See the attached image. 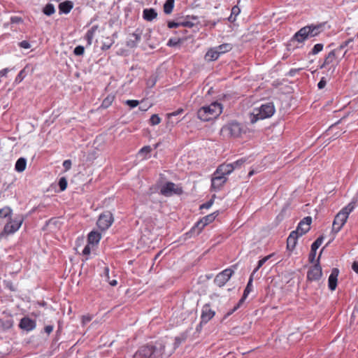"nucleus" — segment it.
Instances as JSON below:
<instances>
[{
	"instance_id": "c756f323",
	"label": "nucleus",
	"mask_w": 358,
	"mask_h": 358,
	"mask_svg": "<svg viewBox=\"0 0 358 358\" xmlns=\"http://www.w3.org/2000/svg\"><path fill=\"white\" fill-rule=\"evenodd\" d=\"M233 48V45L231 43H223L215 47L220 55L231 51Z\"/></svg>"
},
{
	"instance_id": "09e8293b",
	"label": "nucleus",
	"mask_w": 358,
	"mask_h": 358,
	"mask_svg": "<svg viewBox=\"0 0 358 358\" xmlns=\"http://www.w3.org/2000/svg\"><path fill=\"white\" fill-rule=\"evenodd\" d=\"M180 43V39L179 38H170L168 41L167 45L169 47H174Z\"/></svg>"
},
{
	"instance_id": "4be33fe9",
	"label": "nucleus",
	"mask_w": 358,
	"mask_h": 358,
	"mask_svg": "<svg viewBox=\"0 0 358 358\" xmlns=\"http://www.w3.org/2000/svg\"><path fill=\"white\" fill-rule=\"evenodd\" d=\"M300 236L296 234V231H292L287 239V250L292 251L294 249L297 240Z\"/></svg>"
},
{
	"instance_id": "393cba45",
	"label": "nucleus",
	"mask_w": 358,
	"mask_h": 358,
	"mask_svg": "<svg viewBox=\"0 0 358 358\" xmlns=\"http://www.w3.org/2000/svg\"><path fill=\"white\" fill-rule=\"evenodd\" d=\"M101 238V235L99 232L92 231H91L87 236V243L88 244L95 245L98 244Z\"/></svg>"
},
{
	"instance_id": "338daca9",
	"label": "nucleus",
	"mask_w": 358,
	"mask_h": 358,
	"mask_svg": "<svg viewBox=\"0 0 358 358\" xmlns=\"http://www.w3.org/2000/svg\"><path fill=\"white\" fill-rule=\"evenodd\" d=\"M11 69H8V68H5L2 70L0 71V78L1 77H6L7 76V73L10 71Z\"/></svg>"
},
{
	"instance_id": "6e6d98bb",
	"label": "nucleus",
	"mask_w": 358,
	"mask_h": 358,
	"mask_svg": "<svg viewBox=\"0 0 358 358\" xmlns=\"http://www.w3.org/2000/svg\"><path fill=\"white\" fill-rule=\"evenodd\" d=\"M213 202H214L213 199H210L209 201H208L205 203H203L202 205H201L200 209H203V208L208 209V208H210L212 206Z\"/></svg>"
},
{
	"instance_id": "f3484780",
	"label": "nucleus",
	"mask_w": 358,
	"mask_h": 358,
	"mask_svg": "<svg viewBox=\"0 0 358 358\" xmlns=\"http://www.w3.org/2000/svg\"><path fill=\"white\" fill-rule=\"evenodd\" d=\"M227 177L222 176L220 174L217 175L216 172H215L211 180V187L215 190H219L227 182Z\"/></svg>"
},
{
	"instance_id": "0e129e2a",
	"label": "nucleus",
	"mask_w": 358,
	"mask_h": 358,
	"mask_svg": "<svg viewBox=\"0 0 358 358\" xmlns=\"http://www.w3.org/2000/svg\"><path fill=\"white\" fill-rule=\"evenodd\" d=\"M242 303H239V302L231 310L227 313V317L233 314L236 310L239 308V307L241 306Z\"/></svg>"
},
{
	"instance_id": "69168bd1",
	"label": "nucleus",
	"mask_w": 358,
	"mask_h": 358,
	"mask_svg": "<svg viewBox=\"0 0 358 358\" xmlns=\"http://www.w3.org/2000/svg\"><path fill=\"white\" fill-rule=\"evenodd\" d=\"M53 325H47L44 327V331L48 334H50L53 331Z\"/></svg>"
},
{
	"instance_id": "f03ea898",
	"label": "nucleus",
	"mask_w": 358,
	"mask_h": 358,
	"mask_svg": "<svg viewBox=\"0 0 358 358\" xmlns=\"http://www.w3.org/2000/svg\"><path fill=\"white\" fill-rule=\"evenodd\" d=\"M167 344V341L161 340L155 345H143L134 354L133 358H163L162 350Z\"/></svg>"
},
{
	"instance_id": "a211bd4d",
	"label": "nucleus",
	"mask_w": 358,
	"mask_h": 358,
	"mask_svg": "<svg viewBox=\"0 0 358 358\" xmlns=\"http://www.w3.org/2000/svg\"><path fill=\"white\" fill-rule=\"evenodd\" d=\"M187 336L185 334H181L180 336H177L175 338V342L173 343V346L171 347L169 350H166V347L162 350L163 356H170L173 351L179 347V345L186 340Z\"/></svg>"
},
{
	"instance_id": "4c0bfd02",
	"label": "nucleus",
	"mask_w": 358,
	"mask_h": 358,
	"mask_svg": "<svg viewBox=\"0 0 358 358\" xmlns=\"http://www.w3.org/2000/svg\"><path fill=\"white\" fill-rule=\"evenodd\" d=\"M352 38H349L348 40L345 41V42H343L342 44L340 45V46L338 48H337L336 49H334V50H336V53H337V55H340V53L341 52V51L345 48L347 47L350 43L352 42Z\"/></svg>"
},
{
	"instance_id": "7c9ffc66",
	"label": "nucleus",
	"mask_w": 358,
	"mask_h": 358,
	"mask_svg": "<svg viewBox=\"0 0 358 358\" xmlns=\"http://www.w3.org/2000/svg\"><path fill=\"white\" fill-rule=\"evenodd\" d=\"M175 0H166L164 4V12L166 14L172 13L174 7Z\"/></svg>"
},
{
	"instance_id": "bf43d9fd",
	"label": "nucleus",
	"mask_w": 358,
	"mask_h": 358,
	"mask_svg": "<svg viewBox=\"0 0 358 358\" xmlns=\"http://www.w3.org/2000/svg\"><path fill=\"white\" fill-rule=\"evenodd\" d=\"M254 274L251 273L248 284L246 285L245 289L252 290V281H253Z\"/></svg>"
},
{
	"instance_id": "f704fd0d",
	"label": "nucleus",
	"mask_w": 358,
	"mask_h": 358,
	"mask_svg": "<svg viewBox=\"0 0 358 358\" xmlns=\"http://www.w3.org/2000/svg\"><path fill=\"white\" fill-rule=\"evenodd\" d=\"M355 208V203L351 202L347 206L343 208L339 213H343L344 215H347V218L348 217L349 214L354 210Z\"/></svg>"
},
{
	"instance_id": "5fc2aeb1",
	"label": "nucleus",
	"mask_w": 358,
	"mask_h": 358,
	"mask_svg": "<svg viewBox=\"0 0 358 358\" xmlns=\"http://www.w3.org/2000/svg\"><path fill=\"white\" fill-rule=\"evenodd\" d=\"M251 292V290L245 289H244L243 294L241 297V299L239 300V303H243L245 301L246 298L248 297V294Z\"/></svg>"
},
{
	"instance_id": "3c124183",
	"label": "nucleus",
	"mask_w": 358,
	"mask_h": 358,
	"mask_svg": "<svg viewBox=\"0 0 358 358\" xmlns=\"http://www.w3.org/2000/svg\"><path fill=\"white\" fill-rule=\"evenodd\" d=\"M183 111H184V110L182 108H178L177 110L173 111V112L170 113H168L166 115H167V117L169 119H170L172 117H175V116H177V115L182 113Z\"/></svg>"
},
{
	"instance_id": "aec40b11",
	"label": "nucleus",
	"mask_w": 358,
	"mask_h": 358,
	"mask_svg": "<svg viewBox=\"0 0 358 358\" xmlns=\"http://www.w3.org/2000/svg\"><path fill=\"white\" fill-rule=\"evenodd\" d=\"M338 273L339 270L337 268H334L329 277L328 286L331 291L335 290L336 288Z\"/></svg>"
},
{
	"instance_id": "13d9d810",
	"label": "nucleus",
	"mask_w": 358,
	"mask_h": 358,
	"mask_svg": "<svg viewBox=\"0 0 358 358\" xmlns=\"http://www.w3.org/2000/svg\"><path fill=\"white\" fill-rule=\"evenodd\" d=\"M22 22V19L21 17L18 16H13L10 17V22L12 24H18Z\"/></svg>"
},
{
	"instance_id": "680f3d73",
	"label": "nucleus",
	"mask_w": 358,
	"mask_h": 358,
	"mask_svg": "<svg viewBox=\"0 0 358 358\" xmlns=\"http://www.w3.org/2000/svg\"><path fill=\"white\" fill-rule=\"evenodd\" d=\"M301 69H291L289 72L287 73L288 76L293 77L301 71Z\"/></svg>"
},
{
	"instance_id": "de8ad7c7",
	"label": "nucleus",
	"mask_w": 358,
	"mask_h": 358,
	"mask_svg": "<svg viewBox=\"0 0 358 358\" xmlns=\"http://www.w3.org/2000/svg\"><path fill=\"white\" fill-rule=\"evenodd\" d=\"M85 48L82 45H78L75 48L73 53L77 56H81L84 54Z\"/></svg>"
},
{
	"instance_id": "37998d69",
	"label": "nucleus",
	"mask_w": 358,
	"mask_h": 358,
	"mask_svg": "<svg viewBox=\"0 0 358 358\" xmlns=\"http://www.w3.org/2000/svg\"><path fill=\"white\" fill-rule=\"evenodd\" d=\"M60 191H64L67 187V180L65 177H62L59 180L58 182Z\"/></svg>"
},
{
	"instance_id": "72a5a7b5",
	"label": "nucleus",
	"mask_w": 358,
	"mask_h": 358,
	"mask_svg": "<svg viewBox=\"0 0 358 358\" xmlns=\"http://www.w3.org/2000/svg\"><path fill=\"white\" fill-rule=\"evenodd\" d=\"M114 100V96L108 95L107 97H106L101 105V108H108L113 103Z\"/></svg>"
},
{
	"instance_id": "2f4dec72",
	"label": "nucleus",
	"mask_w": 358,
	"mask_h": 358,
	"mask_svg": "<svg viewBox=\"0 0 358 358\" xmlns=\"http://www.w3.org/2000/svg\"><path fill=\"white\" fill-rule=\"evenodd\" d=\"M273 255V254H271L269 255H267L266 257H264V258H262V259L259 260L258 263H257V267L253 270L252 271V274L255 275V273L256 272H257V271L266 263V261H268L272 256Z\"/></svg>"
},
{
	"instance_id": "39448f33",
	"label": "nucleus",
	"mask_w": 358,
	"mask_h": 358,
	"mask_svg": "<svg viewBox=\"0 0 358 358\" xmlns=\"http://www.w3.org/2000/svg\"><path fill=\"white\" fill-rule=\"evenodd\" d=\"M244 132L241 124L234 120L224 124L221 129V133L229 138H238Z\"/></svg>"
},
{
	"instance_id": "7ed1b4c3",
	"label": "nucleus",
	"mask_w": 358,
	"mask_h": 358,
	"mask_svg": "<svg viewBox=\"0 0 358 358\" xmlns=\"http://www.w3.org/2000/svg\"><path fill=\"white\" fill-rule=\"evenodd\" d=\"M327 22L311 24L301 28L292 36L291 41L303 43L308 38L315 37L324 30Z\"/></svg>"
},
{
	"instance_id": "1a4fd4ad",
	"label": "nucleus",
	"mask_w": 358,
	"mask_h": 358,
	"mask_svg": "<svg viewBox=\"0 0 358 358\" xmlns=\"http://www.w3.org/2000/svg\"><path fill=\"white\" fill-rule=\"evenodd\" d=\"M234 271L230 268H226L219 273L214 279V283L218 287L224 286L231 278Z\"/></svg>"
},
{
	"instance_id": "ea45409f",
	"label": "nucleus",
	"mask_w": 358,
	"mask_h": 358,
	"mask_svg": "<svg viewBox=\"0 0 358 358\" xmlns=\"http://www.w3.org/2000/svg\"><path fill=\"white\" fill-rule=\"evenodd\" d=\"M3 285H4L5 288L9 289L11 292H15L16 291V287L14 286V285L12 282V281L8 280H4L3 281Z\"/></svg>"
},
{
	"instance_id": "ddd939ff",
	"label": "nucleus",
	"mask_w": 358,
	"mask_h": 358,
	"mask_svg": "<svg viewBox=\"0 0 358 358\" xmlns=\"http://www.w3.org/2000/svg\"><path fill=\"white\" fill-rule=\"evenodd\" d=\"M215 314V313L210 308V304H205L202 307L199 327L202 326L203 324L208 323L214 317Z\"/></svg>"
},
{
	"instance_id": "473e14b6",
	"label": "nucleus",
	"mask_w": 358,
	"mask_h": 358,
	"mask_svg": "<svg viewBox=\"0 0 358 358\" xmlns=\"http://www.w3.org/2000/svg\"><path fill=\"white\" fill-rule=\"evenodd\" d=\"M43 12L45 15L50 16L55 13V6L52 3H48L43 9Z\"/></svg>"
},
{
	"instance_id": "052dcab7",
	"label": "nucleus",
	"mask_w": 358,
	"mask_h": 358,
	"mask_svg": "<svg viewBox=\"0 0 358 358\" xmlns=\"http://www.w3.org/2000/svg\"><path fill=\"white\" fill-rule=\"evenodd\" d=\"M71 161L70 159L64 160L63 162V166L66 171H69L71 168Z\"/></svg>"
},
{
	"instance_id": "b1692460",
	"label": "nucleus",
	"mask_w": 358,
	"mask_h": 358,
	"mask_svg": "<svg viewBox=\"0 0 358 358\" xmlns=\"http://www.w3.org/2000/svg\"><path fill=\"white\" fill-rule=\"evenodd\" d=\"M220 56V55L217 49H215V47L210 48L205 55V59L208 62H213L217 60Z\"/></svg>"
},
{
	"instance_id": "9b49d317",
	"label": "nucleus",
	"mask_w": 358,
	"mask_h": 358,
	"mask_svg": "<svg viewBox=\"0 0 358 358\" xmlns=\"http://www.w3.org/2000/svg\"><path fill=\"white\" fill-rule=\"evenodd\" d=\"M160 193L165 196H171L173 194L180 195L182 193L181 187H176L172 182H167L160 189Z\"/></svg>"
},
{
	"instance_id": "4d7b16f0",
	"label": "nucleus",
	"mask_w": 358,
	"mask_h": 358,
	"mask_svg": "<svg viewBox=\"0 0 358 358\" xmlns=\"http://www.w3.org/2000/svg\"><path fill=\"white\" fill-rule=\"evenodd\" d=\"M18 45L24 49H29L31 48V45L27 41H22L18 43Z\"/></svg>"
},
{
	"instance_id": "0eeeda50",
	"label": "nucleus",
	"mask_w": 358,
	"mask_h": 358,
	"mask_svg": "<svg viewBox=\"0 0 358 358\" xmlns=\"http://www.w3.org/2000/svg\"><path fill=\"white\" fill-rule=\"evenodd\" d=\"M218 213L215 212L203 217L195 223L187 234L191 236L199 235L206 225L214 221Z\"/></svg>"
},
{
	"instance_id": "a19ab883",
	"label": "nucleus",
	"mask_w": 358,
	"mask_h": 358,
	"mask_svg": "<svg viewBox=\"0 0 358 358\" xmlns=\"http://www.w3.org/2000/svg\"><path fill=\"white\" fill-rule=\"evenodd\" d=\"M247 159H248L246 157H242V158L235 161L234 162L231 163V164L233 165V166H234V169H237V168H240L245 163Z\"/></svg>"
},
{
	"instance_id": "864d4df0",
	"label": "nucleus",
	"mask_w": 358,
	"mask_h": 358,
	"mask_svg": "<svg viewBox=\"0 0 358 358\" xmlns=\"http://www.w3.org/2000/svg\"><path fill=\"white\" fill-rule=\"evenodd\" d=\"M316 256V250L311 248L310 252L308 255V260L310 263H313L315 262Z\"/></svg>"
},
{
	"instance_id": "c9c22d12",
	"label": "nucleus",
	"mask_w": 358,
	"mask_h": 358,
	"mask_svg": "<svg viewBox=\"0 0 358 358\" xmlns=\"http://www.w3.org/2000/svg\"><path fill=\"white\" fill-rule=\"evenodd\" d=\"M27 66L22 69L15 78V83H20L27 76Z\"/></svg>"
},
{
	"instance_id": "a18cd8bd",
	"label": "nucleus",
	"mask_w": 358,
	"mask_h": 358,
	"mask_svg": "<svg viewBox=\"0 0 358 358\" xmlns=\"http://www.w3.org/2000/svg\"><path fill=\"white\" fill-rule=\"evenodd\" d=\"M113 44V41L109 38H107V41H105L102 43L101 50L105 51L108 50L112 45Z\"/></svg>"
},
{
	"instance_id": "f8f14e48",
	"label": "nucleus",
	"mask_w": 358,
	"mask_h": 358,
	"mask_svg": "<svg viewBox=\"0 0 358 358\" xmlns=\"http://www.w3.org/2000/svg\"><path fill=\"white\" fill-rule=\"evenodd\" d=\"M311 223L312 217L307 216L299 222L296 230L294 231H296V234L301 236L310 230Z\"/></svg>"
},
{
	"instance_id": "423d86ee",
	"label": "nucleus",
	"mask_w": 358,
	"mask_h": 358,
	"mask_svg": "<svg viewBox=\"0 0 358 358\" xmlns=\"http://www.w3.org/2000/svg\"><path fill=\"white\" fill-rule=\"evenodd\" d=\"M257 110V113L252 114L250 118V122L252 124L259 120L271 117L274 114L275 110L273 103L268 102L262 104Z\"/></svg>"
},
{
	"instance_id": "8fccbe9b",
	"label": "nucleus",
	"mask_w": 358,
	"mask_h": 358,
	"mask_svg": "<svg viewBox=\"0 0 358 358\" xmlns=\"http://www.w3.org/2000/svg\"><path fill=\"white\" fill-rule=\"evenodd\" d=\"M125 103L131 108H134L139 104V101L137 100H127Z\"/></svg>"
},
{
	"instance_id": "6e6552de",
	"label": "nucleus",
	"mask_w": 358,
	"mask_h": 358,
	"mask_svg": "<svg viewBox=\"0 0 358 358\" xmlns=\"http://www.w3.org/2000/svg\"><path fill=\"white\" fill-rule=\"evenodd\" d=\"M113 220L112 213L110 211H105L99 215L96 224L101 231H106L111 226Z\"/></svg>"
},
{
	"instance_id": "c85d7f7f",
	"label": "nucleus",
	"mask_w": 358,
	"mask_h": 358,
	"mask_svg": "<svg viewBox=\"0 0 358 358\" xmlns=\"http://www.w3.org/2000/svg\"><path fill=\"white\" fill-rule=\"evenodd\" d=\"M27 166V160L24 157L19 158L15 165V169L17 172H22L25 170Z\"/></svg>"
},
{
	"instance_id": "774afa93",
	"label": "nucleus",
	"mask_w": 358,
	"mask_h": 358,
	"mask_svg": "<svg viewBox=\"0 0 358 358\" xmlns=\"http://www.w3.org/2000/svg\"><path fill=\"white\" fill-rule=\"evenodd\" d=\"M89 245L90 244L87 245L83 250V254L85 255H87L90 253L91 249Z\"/></svg>"
},
{
	"instance_id": "79ce46f5",
	"label": "nucleus",
	"mask_w": 358,
	"mask_h": 358,
	"mask_svg": "<svg viewBox=\"0 0 358 358\" xmlns=\"http://www.w3.org/2000/svg\"><path fill=\"white\" fill-rule=\"evenodd\" d=\"M160 122L161 118L157 114H153L150 118V124L152 126L159 124Z\"/></svg>"
},
{
	"instance_id": "c03bdc74",
	"label": "nucleus",
	"mask_w": 358,
	"mask_h": 358,
	"mask_svg": "<svg viewBox=\"0 0 358 358\" xmlns=\"http://www.w3.org/2000/svg\"><path fill=\"white\" fill-rule=\"evenodd\" d=\"M157 81V77L156 76L152 75L147 80V86L150 88L153 87L155 85Z\"/></svg>"
},
{
	"instance_id": "6ab92c4d",
	"label": "nucleus",
	"mask_w": 358,
	"mask_h": 358,
	"mask_svg": "<svg viewBox=\"0 0 358 358\" xmlns=\"http://www.w3.org/2000/svg\"><path fill=\"white\" fill-rule=\"evenodd\" d=\"M198 17L194 15H187L185 17H179V26L192 28L195 25L193 21L197 20Z\"/></svg>"
},
{
	"instance_id": "2eb2a0df",
	"label": "nucleus",
	"mask_w": 358,
	"mask_h": 358,
	"mask_svg": "<svg viewBox=\"0 0 358 358\" xmlns=\"http://www.w3.org/2000/svg\"><path fill=\"white\" fill-rule=\"evenodd\" d=\"M141 35L142 33L138 29H136L135 32L130 34L127 41L126 45L129 48H136L141 40Z\"/></svg>"
},
{
	"instance_id": "f257e3e1",
	"label": "nucleus",
	"mask_w": 358,
	"mask_h": 358,
	"mask_svg": "<svg viewBox=\"0 0 358 358\" xmlns=\"http://www.w3.org/2000/svg\"><path fill=\"white\" fill-rule=\"evenodd\" d=\"M12 214L13 210L9 206L0 208V217L8 218L7 223L4 225L3 231L0 233V239L4 236L13 234L18 231L25 219V216L22 214L16 215L14 218H12Z\"/></svg>"
},
{
	"instance_id": "e2e57ef3",
	"label": "nucleus",
	"mask_w": 358,
	"mask_h": 358,
	"mask_svg": "<svg viewBox=\"0 0 358 358\" xmlns=\"http://www.w3.org/2000/svg\"><path fill=\"white\" fill-rule=\"evenodd\" d=\"M327 82L324 78H322L320 82L317 83V87L321 90L323 89L326 86Z\"/></svg>"
},
{
	"instance_id": "dca6fc26",
	"label": "nucleus",
	"mask_w": 358,
	"mask_h": 358,
	"mask_svg": "<svg viewBox=\"0 0 358 358\" xmlns=\"http://www.w3.org/2000/svg\"><path fill=\"white\" fill-rule=\"evenodd\" d=\"M347 219V215H344L343 213H338L333 222L332 231L338 233L345 223Z\"/></svg>"
},
{
	"instance_id": "412c9836",
	"label": "nucleus",
	"mask_w": 358,
	"mask_h": 358,
	"mask_svg": "<svg viewBox=\"0 0 358 358\" xmlns=\"http://www.w3.org/2000/svg\"><path fill=\"white\" fill-rule=\"evenodd\" d=\"M234 170V166H233V165H231V164H222L221 165H220L216 171L215 172H216V174L217 175H222V176H227L228 175H229L231 173H232Z\"/></svg>"
},
{
	"instance_id": "20e7f679",
	"label": "nucleus",
	"mask_w": 358,
	"mask_h": 358,
	"mask_svg": "<svg viewBox=\"0 0 358 358\" xmlns=\"http://www.w3.org/2000/svg\"><path fill=\"white\" fill-rule=\"evenodd\" d=\"M222 112V104L215 101L208 106L200 108L197 111V117L202 121L208 122L218 117Z\"/></svg>"
},
{
	"instance_id": "4468645a",
	"label": "nucleus",
	"mask_w": 358,
	"mask_h": 358,
	"mask_svg": "<svg viewBox=\"0 0 358 358\" xmlns=\"http://www.w3.org/2000/svg\"><path fill=\"white\" fill-rule=\"evenodd\" d=\"M18 327L20 329L29 332L36 328V322L34 320L24 316L20 320Z\"/></svg>"
},
{
	"instance_id": "bb28decb",
	"label": "nucleus",
	"mask_w": 358,
	"mask_h": 358,
	"mask_svg": "<svg viewBox=\"0 0 358 358\" xmlns=\"http://www.w3.org/2000/svg\"><path fill=\"white\" fill-rule=\"evenodd\" d=\"M157 16V13L154 8H146L143 10V17L147 21H152Z\"/></svg>"
},
{
	"instance_id": "49530a36",
	"label": "nucleus",
	"mask_w": 358,
	"mask_h": 358,
	"mask_svg": "<svg viewBox=\"0 0 358 358\" xmlns=\"http://www.w3.org/2000/svg\"><path fill=\"white\" fill-rule=\"evenodd\" d=\"M152 151V148L150 145H146L143 147L138 152V154L141 155H147L150 153Z\"/></svg>"
},
{
	"instance_id": "5701e85b",
	"label": "nucleus",
	"mask_w": 358,
	"mask_h": 358,
	"mask_svg": "<svg viewBox=\"0 0 358 358\" xmlns=\"http://www.w3.org/2000/svg\"><path fill=\"white\" fill-rule=\"evenodd\" d=\"M336 50H332L329 52V54L325 57L323 63L320 66V69H322L326 68L329 64H331L334 62L336 59Z\"/></svg>"
},
{
	"instance_id": "9d476101",
	"label": "nucleus",
	"mask_w": 358,
	"mask_h": 358,
	"mask_svg": "<svg viewBox=\"0 0 358 358\" xmlns=\"http://www.w3.org/2000/svg\"><path fill=\"white\" fill-rule=\"evenodd\" d=\"M323 249L321 250L322 251ZM322 253V252H320ZM321 254H320L314 266H313L307 273V278L310 281L318 280L321 278L322 275V267L320 265V258Z\"/></svg>"
},
{
	"instance_id": "603ef678",
	"label": "nucleus",
	"mask_w": 358,
	"mask_h": 358,
	"mask_svg": "<svg viewBox=\"0 0 358 358\" xmlns=\"http://www.w3.org/2000/svg\"><path fill=\"white\" fill-rule=\"evenodd\" d=\"M167 26H168V27L169 29L179 27L180 26H179L178 18L176 19V22H175V21H169L168 24H167Z\"/></svg>"
},
{
	"instance_id": "e433bc0d",
	"label": "nucleus",
	"mask_w": 358,
	"mask_h": 358,
	"mask_svg": "<svg viewBox=\"0 0 358 358\" xmlns=\"http://www.w3.org/2000/svg\"><path fill=\"white\" fill-rule=\"evenodd\" d=\"M323 44L322 43H317L312 48L311 51L309 52V55H317L320 52L323 50Z\"/></svg>"
},
{
	"instance_id": "58836bf2",
	"label": "nucleus",
	"mask_w": 358,
	"mask_h": 358,
	"mask_svg": "<svg viewBox=\"0 0 358 358\" xmlns=\"http://www.w3.org/2000/svg\"><path fill=\"white\" fill-rule=\"evenodd\" d=\"M324 240V237L322 236L318 237L311 245V248L313 250H317L319 248V247L322 245Z\"/></svg>"
},
{
	"instance_id": "cd10ccee",
	"label": "nucleus",
	"mask_w": 358,
	"mask_h": 358,
	"mask_svg": "<svg viewBox=\"0 0 358 358\" xmlns=\"http://www.w3.org/2000/svg\"><path fill=\"white\" fill-rule=\"evenodd\" d=\"M98 29V25L92 26L86 33L85 38L87 42V44L90 45L92 43V39L94 36L95 32Z\"/></svg>"
},
{
	"instance_id": "a878e982",
	"label": "nucleus",
	"mask_w": 358,
	"mask_h": 358,
	"mask_svg": "<svg viewBox=\"0 0 358 358\" xmlns=\"http://www.w3.org/2000/svg\"><path fill=\"white\" fill-rule=\"evenodd\" d=\"M73 3L71 1H65L59 4V13L68 14L73 8Z\"/></svg>"
}]
</instances>
